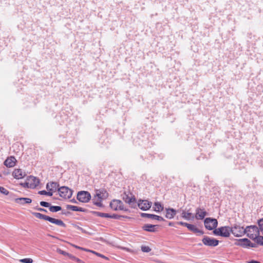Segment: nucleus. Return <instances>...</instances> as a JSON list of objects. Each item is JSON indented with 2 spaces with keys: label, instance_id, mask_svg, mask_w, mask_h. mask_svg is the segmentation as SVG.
<instances>
[{
  "label": "nucleus",
  "instance_id": "obj_35",
  "mask_svg": "<svg viewBox=\"0 0 263 263\" xmlns=\"http://www.w3.org/2000/svg\"><path fill=\"white\" fill-rule=\"evenodd\" d=\"M20 261L23 263H32L33 260L31 258H24L20 260Z\"/></svg>",
  "mask_w": 263,
  "mask_h": 263
},
{
  "label": "nucleus",
  "instance_id": "obj_15",
  "mask_svg": "<svg viewBox=\"0 0 263 263\" xmlns=\"http://www.w3.org/2000/svg\"><path fill=\"white\" fill-rule=\"evenodd\" d=\"M16 162V160L15 158L13 156H11L8 158L5 161L4 164L8 167H13Z\"/></svg>",
  "mask_w": 263,
  "mask_h": 263
},
{
  "label": "nucleus",
  "instance_id": "obj_39",
  "mask_svg": "<svg viewBox=\"0 0 263 263\" xmlns=\"http://www.w3.org/2000/svg\"><path fill=\"white\" fill-rule=\"evenodd\" d=\"M73 247H74V248H77V249H80V250H84L85 251H87L88 252V249H84V248H81L80 247H79V246H77L76 245H72Z\"/></svg>",
  "mask_w": 263,
  "mask_h": 263
},
{
  "label": "nucleus",
  "instance_id": "obj_17",
  "mask_svg": "<svg viewBox=\"0 0 263 263\" xmlns=\"http://www.w3.org/2000/svg\"><path fill=\"white\" fill-rule=\"evenodd\" d=\"M12 175L14 178L20 179L25 176V173L21 169H15L12 173Z\"/></svg>",
  "mask_w": 263,
  "mask_h": 263
},
{
  "label": "nucleus",
  "instance_id": "obj_28",
  "mask_svg": "<svg viewBox=\"0 0 263 263\" xmlns=\"http://www.w3.org/2000/svg\"><path fill=\"white\" fill-rule=\"evenodd\" d=\"M154 211L156 212H160L163 210V205L158 202H156L154 204Z\"/></svg>",
  "mask_w": 263,
  "mask_h": 263
},
{
  "label": "nucleus",
  "instance_id": "obj_9",
  "mask_svg": "<svg viewBox=\"0 0 263 263\" xmlns=\"http://www.w3.org/2000/svg\"><path fill=\"white\" fill-rule=\"evenodd\" d=\"M231 232L236 237H241L245 234V229L240 226L231 228Z\"/></svg>",
  "mask_w": 263,
  "mask_h": 263
},
{
  "label": "nucleus",
  "instance_id": "obj_29",
  "mask_svg": "<svg viewBox=\"0 0 263 263\" xmlns=\"http://www.w3.org/2000/svg\"><path fill=\"white\" fill-rule=\"evenodd\" d=\"M61 210V207L60 206H50L49 207V210L51 212H57Z\"/></svg>",
  "mask_w": 263,
  "mask_h": 263
},
{
  "label": "nucleus",
  "instance_id": "obj_36",
  "mask_svg": "<svg viewBox=\"0 0 263 263\" xmlns=\"http://www.w3.org/2000/svg\"><path fill=\"white\" fill-rule=\"evenodd\" d=\"M0 192L4 195H7L9 194V191L5 189L4 187L1 186H0Z\"/></svg>",
  "mask_w": 263,
  "mask_h": 263
},
{
  "label": "nucleus",
  "instance_id": "obj_40",
  "mask_svg": "<svg viewBox=\"0 0 263 263\" xmlns=\"http://www.w3.org/2000/svg\"><path fill=\"white\" fill-rule=\"evenodd\" d=\"M177 223L181 226H183L187 227L188 223L182 221L178 222Z\"/></svg>",
  "mask_w": 263,
  "mask_h": 263
},
{
  "label": "nucleus",
  "instance_id": "obj_21",
  "mask_svg": "<svg viewBox=\"0 0 263 263\" xmlns=\"http://www.w3.org/2000/svg\"><path fill=\"white\" fill-rule=\"evenodd\" d=\"M15 202L20 204H24L25 203H30L32 200L29 198H18L15 199Z\"/></svg>",
  "mask_w": 263,
  "mask_h": 263
},
{
  "label": "nucleus",
  "instance_id": "obj_12",
  "mask_svg": "<svg viewBox=\"0 0 263 263\" xmlns=\"http://www.w3.org/2000/svg\"><path fill=\"white\" fill-rule=\"evenodd\" d=\"M138 207L143 211H146L150 209L152 202L147 200H140L138 203Z\"/></svg>",
  "mask_w": 263,
  "mask_h": 263
},
{
  "label": "nucleus",
  "instance_id": "obj_22",
  "mask_svg": "<svg viewBox=\"0 0 263 263\" xmlns=\"http://www.w3.org/2000/svg\"><path fill=\"white\" fill-rule=\"evenodd\" d=\"M181 217L185 220H190L194 218V216L190 212H186L184 210L182 211Z\"/></svg>",
  "mask_w": 263,
  "mask_h": 263
},
{
  "label": "nucleus",
  "instance_id": "obj_3",
  "mask_svg": "<svg viewBox=\"0 0 263 263\" xmlns=\"http://www.w3.org/2000/svg\"><path fill=\"white\" fill-rule=\"evenodd\" d=\"M39 179L34 176H30L27 177L25 183H22V185L24 187L34 189L39 184Z\"/></svg>",
  "mask_w": 263,
  "mask_h": 263
},
{
  "label": "nucleus",
  "instance_id": "obj_32",
  "mask_svg": "<svg viewBox=\"0 0 263 263\" xmlns=\"http://www.w3.org/2000/svg\"><path fill=\"white\" fill-rule=\"evenodd\" d=\"M88 252H91V253H93V254H96L97 256H99V257H102V258H104V259H107V260H108V257H107L105 256L104 255H102V254H100V253H98V252H95V251H91V250H88Z\"/></svg>",
  "mask_w": 263,
  "mask_h": 263
},
{
  "label": "nucleus",
  "instance_id": "obj_13",
  "mask_svg": "<svg viewBox=\"0 0 263 263\" xmlns=\"http://www.w3.org/2000/svg\"><path fill=\"white\" fill-rule=\"evenodd\" d=\"M206 212L203 209L201 208H197L196 209V214L194 217L197 219H203L206 215Z\"/></svg>",
  "mask_w": 263,
  "mask_h": 263
},
{
  "label": "nucleus",
  "instance_id": "obj_23",
  "mask_svg": "<svg viewBox=\"0 0 263 263\" xmlns=\"http://www.w3.org/2000/svg\"><path fill=\"white\" fill-rule=\"evenodd\" d=\"M48 221L59 226L65 227V224L60 219H57L49 217Z\"/></svg>",
  "mask_w": 263,
  "mask_h": 263
},
{
  "label": "nucleus",
  "instance_id": "obj_2",
  "mask_svg": "<svg viewBox=\"0 0 263 263\" xmlns=\"http://www.w3.org/2000/svg\"><path fill=\"white\" fill-rule=\"evenodd\" d=\"M245 234L252 240H254L259 235V231L256 226H247L245 229Z\"/></svg>",
  "mask_w": 263,
  "mask_h": 263
},
{
  "label": "nucleus",
  "instance_id": "obj_10",
  "mask_svg": "<svg viewBox=\"0 0 263 263\" xmlns=\"http://www.w3.org/2000/svg\"><path fill=\"white\" fill-rule=\"evenodd\" d=\"M122 196V199L131 206L135 203V198L130 192H124Z\"/></svg>",
  "mask_w": 263,
  "mask_h": 263
},
{
  "label": "nucleus",
  "instance_id": "obj_1",
  "mask_svg": "<svg viewBox=\"0 0 263 263\" xmlns=\"http://www.w3.org/2000/svg\"><path fill=\"white\" fill-rule=\"evenodd\" d=\"M108 197L107 192L104 190H96V194L92 199L94 204L102 206V201Z\"/></svg>",
  "mask_w": 263,
  "mask_h": 263
},
{
  "label": "nucleus",
  "instance_id": "obj_42",
  "mask_svg": "<svg viewBox=\"0 0 263 263\" xmlns=\"http://www.w3.org/2000/svg\"><path fill=\"white\" fill-rule=\"evenodd\" d=\"M111 217L110 218H115V219H118L119 217H120L119 216H118L117 215H111Z\"/></svg>",
  "mask_w": 263,
  "mask_h": 263
},
{
  "label": "nucleus",
  "instance_id": "obj_20",
  "mask_svg": "<svg viewBox=\"0 0 263 263\" xmlns=\"http://www.w3.org/2000/svg\"><path fill=\"white\" fill-rule=\"evenodd\" d=\"M157 227V225L146 224L143 226L142 228L145 231L155 232L156 231V227Z\"/></svg>",
  "mask_w": 263,
  "mask_h": 263
},
{
  "label": "nucleus",
  "instance_id": "obj_11",
  "mask_svg": "<svg viewBox=\"0 0 263 263\" xmlns=\"http://www.w3.org/2000/svg\"><path fill=\"white\" fill-rule=\"evenodd\" d=\"M202 242L204 245L207 246L216 247L218 245L219 241L215 238L205 236L202 239Z\"/></svg>",
  "mask_w": 263,
  "mask_h": 263
},
{
  "label": "nucleus",
  "instance_id": "obj_31",
  "mask_svg": "<svg viewBox=\"0 0 263 263\" xmlns=\"http://www.w3.org/2000/svg\"><path fill=\"white\" fill-rule=\"evenodd\" d=\"M39 194L40 195H46L47 196H51L53 194L52 192L48 191L47 192L46 191H41L39 192Z\"/></svg>",
  "mask_w": 263,
  "mask_h": 263
},
{
  "label": "nucleus",
  "instance_id": "obj_19",
  "mask_svg": "<svg viewBox=\"0 0 263 263\" xmlns=\"http://www.w3.org/2000/svg\"><path fill=\"white\" fill-rule=\"evenodd\" d=\"M177 213L176 210L172 208L166 209L165 217L170 219H173Z\"/></svg>",
  "mask_w": 263,
  "mask_h": 263
},
{
  "label": "nucleus",
  "instance_id": "obj_8",
  "mask_svg": "<svg viewBox=\"0 0 263 263\" xmlns=\"http://www.w3.org/2000/svg\"><path fill=\"white\" fill-rule=\"evenodd\" d=\"M110 206L111 209L115 211L123 210L127 211L126 209H125L122 202L120 200L115 199L113 200L110 203Z\"/></svg>",
  "mask_w": 263,
  "mask_h": 263
},
{
  "label": "nucleus",
  "instance_id": "obj_43",
  "mask_svg": "<svg viewBox=\"0 0 263 263\" xmlns=\"http://www.w3.org/2000/svg\"><path fill=\"white\" fill-rule=\"evenodd\" d=\"M248 263H261L258 261L256 260H251L248 262Z\"/></svg>",
  "mask_w": 263,
  "mask_h": 263
},
{
  "label": "nucleus",
  "instance_id": "obj_6",
  "mask_svg": "<svg viewBox=\"0 0 263 263\" xmlns=\"http://www.w3.org/2000/svg\"><path fill=\"white\" fill-rule=\"evenodd\" d=\"M204 223L206 229L209 230H212L215 229L218 224L217 219L212 218H205Z\"/></svg>",
  "mask_w": 263,
  "mask_h": 263
},
{
  "label": "nucleus",
  "instance_id": "obj_30",
  "mask_svg": "<svg viewBox=\"0 0 263 263\" xmlns=\"http://www.w3.org/2000/svg\"><path fill=\"white\" fill-rule=\"evenodd\" d=\"M256 243L260 246H263V236H257V237L254 239Z\"/></svg>",
  "mask_w": 263,
  "mask_h": 263
},
{
  "label": "nucleus",
  "instance_id": "obj_24",
  "mask_svg": "<svg viewBox=\"0 0 263 263\" xmlns=\"http://www.w3.org/2000/svg\"><path fill=\"white\" fill-rule=\"evenodd\" d=\"M66 209L72 211L84 212L85 211V210L82 208L69 204L66 205Z\"/></svg>",
  "mask_w": 263,
  "mask_h": 263
},
{
  "label": "nucleus",
  "instance_id": "obj_38",
  "mask_svg": "<svg viewBox=\"0 0 263 263\" xmlns=\"http://www.w3.org/2000/svg\"><path fill=\"white\" fill-rule=\"evenodd\" d=\"M40 205L44 207H50V203L45 201H41Z\"/></svg>",
  "mask_w": 263,
  "mask_h": 263
},
{
  "label": "nucleus",
  "instance_id": "obj_16",
  "mask_svg": "<svg viewBox=\"0 0 263 263\" xmlns=\"http://www.w3.org/2000/svg\"><path fill=\"white\" fill-rule=\"evenodd\" d=\"M58 252L59 253H60L63 255L67 256L70 259L73 260L78 263H84V262L83 261H82L81 259H80L79 258H77L76 257L73 256L72 255H71L64 251L59 250L58 251Z\"/></svg>",
  "mask_w": 263,
  "mask_h": 263
},
{
  "label": "nucleus",
  "instance_id": "obj_37",
  "mask_svg": "<svg viewBox=\"0 0 263 263\" xmlns=\"http://www.w3.org/2000/svg\"><path fill=\"white\" fill-rule=\"evenodd\" d=\"M258 224L260 230L263 231V218L258 220Z\"/></svg>",
  "mask_w": 263,
  "mask_h": 263
},
{
  "label": "nucleus",
  "instance_id": "obj_33",
  "mask_svg": "<svg viewBox=\"0 0 263 263\" xmlns=\"http://www.w3.org/2000/svg\"><path fill=\"white\" fill-rule=\"evenodd\" d=\"M141 250L143 252H149L151 251V249L148 246H142L141 247Z\"/></svg>",
  "mask_w": 263,
  "mask_h": 263
},
{
  "label": "nucleus",
  "instance_id": "obj_45",
  "mask_svg": "<svg viewBox=\"0 0 263 263\" xmlns=\"http://www.w3.org/2000/svg\"><path fill=\"white\" fill-rule=\"evenodd\" d=\"M169 225H170V226H172V223H170Z\"/></svg>",
  "mask_w": 263,
  "mask_h": 263
},
{
  "label": "nucleus",
  "instance_id": "obj_27",
  "mask_svg": "<svg viewBox=\"0 0 263 263\" xmlns=\"http://www.w3.org/2000/svg\"><path fill=\"white\" fill-rule=\"evenodd\" d=\"M240 241L243 242L242 245L245 246H249L252 247H254L255 246V244L251 243V242L247 238L240 239Z\"/></svg>",
  "mask_w": 263,
  "mask_h": 263
},
{
  "label": "nucleus",
  "instance_id": "obj_7",
  "mask_svg": "<svg viewBox=\"0 0 263 263\" xmlns=\"http://www.w3.org/2000/svg\"><path fill=\"white\" fill-rule=\"evenodd\" d=\"M59 195L65 198H69L72 195V191L71 190L66 186H62L58 189Z\"/></svg>",
  "mask_w": 263,
  "mask_h": 263
},
{
  "label": "nucleus",
  "instance_id": "obj_25",
  "mask_svg": "<svg viewBox=\"0 0 263 263\" xmlns=\"http://www.w3.org/2000/svg\"><path fill=\"white\" fill-rule=\"evenodd\" d=\"M189 230L195 233H200L202 234V232L199 230L195 226L191 224L188 223V225L186 227Z\"/></svg>",
  "mask_w": 263,
  "mask_h": 263
},
{
  "label": "nucleus",
  "instance_id": "obj_26",
  "mask_svg": "<svg viewBox=\"0 0 263 263\" xmlns=\"http://www.w3.org/2000/svg\"><path fill=\"white\" fill-rule=\"evenodd\" d=\"M33 214L36 218H39V219H44L45 220L48 221V219H49V216H46L45 215H43V214H42L41 213H33Z\"/></svg>",
  "mask_w": 263,
  "mask_h": 263
},
{
  "label": "nucleus",
  "instance_id": "obj_44",
  "mask_svg": "<svg viewBox=\"0 0 263 263\" xmlns=\"http://www.w3.org/2000/svg\"><path fill=\"white\" fill-rule=\"evenodd\" d=\"M71 201L73 203H77V201L75 199H72L71 200Z\"/></svg>",
  "mask_w": 263,
  "mask_h": 263
},
{
  "label": "nucleus",
  "instance_id": "obj_14",
  "mask_svg": "<svg viewBox=\"0 0 263 263\" xmlns=\"http://www.w3.org/2000/svg\"><path fill=\"white\" fill-rule=\"evenodd\" d=\"M141 216L142 217H145V218H149V219H151L153 220H157L158 221L164 220V219L163 217L158 216V215H154V214L143 213H141Z\"/></svg>",
  "mask_w": 263,
  "mask_h": 263
},
{
  "label": "nucleus",
  "instance_id": "obj_5",
  "mask_svg": "<svg viewBox=\"0 0 263 263\" xmlns=\"http://www.w3.org/2000/svg\"><path fill=\"white\" fill-rule=\"evenodd\" d=\"M90 199V194L87 191H80L77 194V199L81 202L87 203Z\"/></svg>",
  "mask_w": 263,
  "mask_h": 263
},
{
  "label": "nucleus",
  "instance_id": "obj_4",
  "mask_svg": "<svg viewBox=\"0 0 263 263\" xmlns=\"http://www.w3.org/2000/svg\"><path fill=\"white\" fill-rule=\"evenodd\" d=\"M231 233V228L229 227H222L218 229H215L213 231V233L216 236H220L224 237H228L230 236Z\"/></svg>",
  "mask_w": 263,
  "mask_h": 263
},
{
  "label": "nucleus",
  "instance_id": "obj_18",
  "mask_svg": "<svg viewBox=\"0 0 263 263\" xmlns=\"http://www.w3.org/2000/svg\"><path fill=\"white\" fill-rule=\"evenodd\" d=\"M46 189L48 191L51 192H55L57 190H58L59 184L54 182L48 183L46 185Z\"/></svg>",
  "mask_w": 263,
  "mask_h": 263
},
{
  "label": "nucleus",
  "instance_id": "obj_41",
  "mask_svg": "<svg viewBox=\"0 0 263 263\" xmlns=\"http://www.w3.org/2000/svg\"><path fill=\"white\" fill-rule=\"evenodd\" d=\"M37 210L39 211H41V212H47V210L46 209H43V208H39L37 209Z\"/></svg>",
  "mask_w": 263,
  "mask_h": 263
},
{
  "label": "nucleus",
  "instance_id": "obj_34",
  "mask_svg": "<svg viewBox=\"0 0 263 263\" xmlns=\"http://www.w3.org/2000/svg\"><path fill=\"white\" fill-rule=\"evenodd\" d=\"M98 216L101 217H105V218H109L111 217V215L107 213H98Z\"/></svg>",
  "mask_w": 263,
  "mask_h": 263
}]
</instances>
